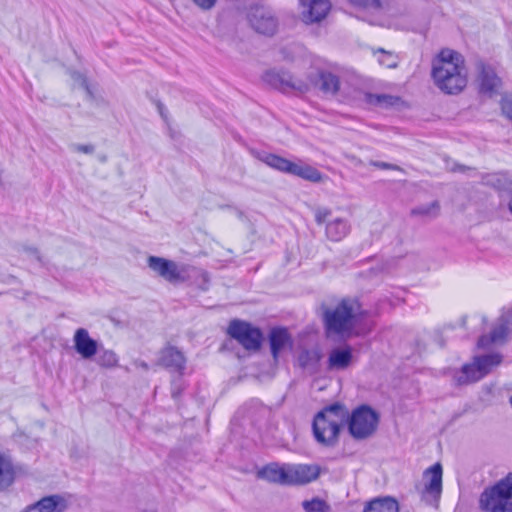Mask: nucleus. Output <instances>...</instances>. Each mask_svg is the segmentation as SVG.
<instances>
[{
  "label": "nucleus",
  "mask_w": 512,
  "mask_h": 512,
  "mask_svg": "<svg viewBox=\"0 0 512 512\" xmlns=\"http://www.w3.org/2000/svg\"><path fill=\"white\" fill-rule=\"evenodd\" d=\"M370 102L376 103L382 106H390L395 102V98L390 95L380 94V95H370Z\"/></svg>",
  "instance_id": "nucleus-32"
},
{
  "label": "nucleus",
  "mask_w": 512,
  "mask_h": 512,
  "mask_svg": "<svg viewBox=\"0 0 512 512\" xmlns=\"http://www.w3.org/2000/svg\"><path fill=\"white\" fill-rule=\"evenodd\" d=\"M184 387H183V384L181 382L180 379H174L171 383V395L174 399H177L182 391H183Z\"/></svg>",
  "instance_id": "nucleus-36"
},
{
  "label": "nucleus",
  "mask_w": 512,
  "mask_h": 512,
  "mask_svg": "<svg viewBox=\"0 0 512 512\" xmlns=\"http://www.w3.org/2000/svg\"><path fill=\"white\" fill-rule=\"evenodd\" d=\"M227 333L246 350H258L263 339V334L259 328L239 319H234L229 323Z\"/></svg>",
  "instance_id": "nucleus-9"
},
{
  "label": "nucleus",
  "mask_w": 512,
  "mask_h": 512,
  "mask_svg": "<svg viewBox=\"0 0 512 512\" xmlns=\"http://www.w3.org/2000/svg\"><path fill=\"white\" fill-rule=\"evenodd\" d=\"M14 481V468L9 457L0 453V489H4Z\"/></svg>",
  "instance_id": "nucleus-25"
},
{
  "label": "nucleus",
  "mask_w": 512,
  "mask_h": 512,
  "mask_svg": "<svg viewBox=\"0 0 512 512\" xmlns=\"http://www.w3.org/2000/svg\"><path fill=\"white\" fill-rule=\"evenodd\" d=\"M363 512H399V505L392 497H381L370 501Z\"/></svg>",
  "instance_id": "nucleus-24"
},
{
  "label": "nucleus",
  "mask_w": 512,
  "mask_h": 512,
  "mask_svg": "<svg viewBox=\"0 0 512 512\" xmlns=\"http://www.w3.org/2000/svg\"><path fill=\"white\" fill-rule=\"evenodd\" d=\"M263 81L282 92L306 93L310 84L305 80L295 79L287 71L268 70L263 74Z\"/></svg>",
  "instance_id": "nucleus-10"
},
{
  "label": "nucleus",
  "mask_w": 512,
  "mask_h": 512,
  "mask_svg": "<svg viewBox=\"0 0 512 512\" xmlns=\"http://www.w3.org/2000/svg\"><path fill=\"white\" fill-rule=\"evenodd\" d=\"M194 3L199 6L200 8L204 10L211 9L214 5L216 0H193Z\"/></svg>",
  "instance_id": "nucleus-39"
},
{
  "label": "nucleus",
  "mask_w": 512,
  "mask_h": 512,
  "mask_svg": "<svg viewBox=\"0 0 512 512\" xmlns=\"http://www.w3.org/2000/svg\"><path fill=\"white\" fill-rule=\"evenodd\" d=\"M66 508L67 501L64 497L60 495H50L27 506L23 512H63Z\"/></svg>",
  "instance_id": "nucleus-18"
},
{
  "label": "nucleus",
  "mask_w": 512,
  "mask_h": 512,
  "mask_svg": "<svg viewBox=\"0 0 512 512\" xmlns=\"http://www.w3.org/2000/svg\"><path fill=\"white\" fill-rule=\"evenodd\" d=\"M305 81L310 84V90L312 88H318L326 94L334 95L340 88V81L338 76L324 70H320L315 74H310L308 79Z\"/></svg>",
  "instance_id": "nucleus-13"
},
{
  "label": "nucleus",
  "mask_w": 512,
  "mask_h": 512,
  "mask_svg": "<svg viewBox=\"0 0 512 512\" xmlns=\"http://www.w3.org/2000/svg\"><path fill=\"white\" fill-rule=\"evenodd\" d=\"M71 149L79 153L92 154L95 147L92 144H72Z\"/></svg>",
  "instance_id": "nucleus-35"
},
{
  "label": "nucleus",
  "mask_w": 512,
  "mask_h": 512,
  "mask_svg": "<svg viewBox=\"0 0 512 512\" xmlns=\"http://www.w3.org/2000/svg\"><path fill=\"white\" fill-rule=\"evenodd\" d=\"M305 512H329L328 504L319 498H313L310 501H304L302 503Z\"/></svg>",
  "instance_id": "nucleus-29"
},
{
  "label": "nucleus",
  "mask_w": 512,
  "mask_h": 512,
  "mask_svg": "<svg viewBox=\"0 0 512 512\" xmlns=\"http://www.w3.org/2000/svg\"><path fill=\"white\" fill-rule=\"evenodd\" d=\"M96 356V363L103 368H114L118 366V356L110 349H105L102 345L98 348Z\"/></svg>",
  "instance_id": "nucleus-27"
},
{
  "label": "nucleus",
  "mask_w": 512,
  "mask_h": 512,
  "mask_svg": "<svg viewBox=\"0 0 512 512\" xmlns=\"http://www.w3.org/2000/svg\"><path fill=\"white\" fill-rule=\"evenodd\" d=\"M23 251L27 254L28 257L35 258L39 263L42 265L44 264L42 257L36 248L23 246Z\"/></svg>",
  "instance_id": "nucleus-37"
},
{
  "label": "nucleus",
  "mask_w": 512,
  "mask_h": 512,
  "mask_svg": "<svg viewBox=\"0 0 512 512\" xmlns=\"http://www.w3.org/2000/svg\"><path fill=\"white\" fill-rule=\"evenodd\" d=\"M358 320V305L351 300L344 299L335 308L324 312V323L328 335L349 337Z\"/></svg>",
  "instance_id": "nucleus-3"
},
{
  "label": "nucleus",
  "mask_w": 512,
  "mask_h": 512,
  "mask_svg": "<svg viewBox=\"0 0 512 512\" xmlns=\"http://www.w3.org/2000/svg\"><path fill=\"white\" fill-rule=\"evenodd\" d=\"M426 477H429L428 482L425 484V493L433 496L434 499L438 500L442 492V466L440 463H435L424 473Z\"/></svg>",
  "instance_id": "nucleus-21"
},
{
  "label": "nucleus",
  "mask_w": 512,
  "mask_h": 512,
  "mask_svg": "<svg viewBox=\"0 0 512 512\" xmlns=\"http://www.w3.org/2000/svg\"><path fill=\"white\" fill-rule=\"evenodd\" d=\"M455 171L458 170V171H464L465 170V167L464 166H457V168L454 169Z\"/></svg>",
  "instance_id": "nucleus-43"
},
{
  "label": "nucleus",
  "mask_w": 512,
  "mask_h": 512,
  "mask_svg": "<svg viewBox=\"0 0 512 512\" xmlns=\"http://www.w3.org/2000/svg\"><path fill=\"white\" fill-rule=\"evenodd\" d=\"M477 69L479 72L477 80L479 82L480 92L488 95H492L497 92V89L501 84V80L495 73L494 69L483 62H479L477 64Z\"/></svg>",
  "instance_id": "nucleus-17"
},
{
  "label": "nucleus",
  "mask_w": 512,
  "mask_h": 512,
  "mask_svg": "<svg viewBox=\"0 0 512 512\" xmlns=\"http://www.w3.org/2000/svg\"><path fill=\"white\" fill-rule=\"evenodd\" d=\"M502 361L500 354H487L476 356L472 363L465 364L461 370L455 372L453 379L457 385H467L477 382L485 377L493 367Z\"/></svg>",
  "instance_id": "nucleus-7"
},
{
  "label": "nucleus",
  "mask_w": 512,
  "mask_h": 512,
  "mask_svg": "<svg viewBox=\"0 0 512 512\" xmlns=\"http://www.w3.org/2000/svg\"><path fill=\"white\" fill-rule=\"evenodd\" d=\"M71 76L75 81H78L80 83V85L88 92V94L91 95V91L89 89V86H88V83H87V80L85 77H83L80 73H77V72H73L71 74Z\"/></svg>",
  "instance_id": "nucleus-38"
},
{
  "label": "nucleus",
  "mask_w": 512,
  "mask_h": 512,
  "mask_svg": "<svg viewBox=\"0 0 512 512\" xmlns=\"http://www.w3.org/2000/svg\"><path fill=\"white\" fill-rule=\"evenodd\" d=\"M347 417V409L339 403H334L319 411L315 415L312 424L316 441L324 446H334Z\"/></svg>",
  "instance_id": "nucleus-2"
},
{
  "label": "nucleus",
  "mask_w": 512,
  "mask_h": 512,
  "mask_svg": "<svg viewBox=\"0 0 512 512\" xmlns=\"http://www.w3.org/2000/svg\"><path fill=\"white\" fill-rule=\"evenodd\" d=\"M348 430L356 440H363L373 435L379 423V414L368 405L354 409L347 417Z\"/></svg>",
  "instance_id": "nucleus-8"
},
{
  "label": "nucleus",
  "mask_w": 512,
  "mask_h": 512,
  "mask_svg": "<svg viewBox=\"0 0 512 512\" xmlns=\"http://www.w3.org/2000/svg\"><path fill=\"white\" fill-rule=\"evenodd\" d=\"M258 476L272 483L288 485L287 464H269L258 472Z\"/></svg>",
  "instance_id": "nucleus-22"
},
{
  "label": "nucleus",
  "mask_w": 512,
  "mask_h": 512,
  "mask_svg": "<svg viewBox=\"0 0 512 512\" xmlns=\"http://www.w3.org/2000/svg\"><path fill=\"white\" fill-rule=\"evenodd\" d=\"M249 23L255 32H274L277 29V19L264 8L254 9L249 14Z\"/></svg>",
  "instance_id": "nucleus-16"
},
{
  "label": "nucleus",
  "mask_w": 512,
  "mask_h": 512,
  "mask_svg": "<svg viewBox=\"0 0 512 512\" xmlns=\"http://www.w3.org/2000/svg\"><path fill=\"white\" fill-rule=\"evenodd\" d=\"M439 210V203L437 201L432 202L429 205H423L414 208L411 213L412 215H423V216H437Z\"/></svg>",
  "instance_id": "nucleus-30"
},
{
  "label": "nucleus",
  "mask_w": 512,
  "mask_h": 512,
  "mask_svg": "<svg viewBox=\"0 0 512 512\" xmlns=\"http://www.w3.org/2000/svg\"><path fill=\"white\" fill-rule=\"evenodd\" d=\"M479 508L483 512H512V473L481 493Z\"/></svg>",
  "instance_id": "nucleus-5"
},
{
  "label": "nucleus",
  "mask_w": 512,
  "mask_h": 512,
  "mask_svg": "<svg viewBox=\"0 0 512 512\" xmlns=\"http://www.w3.org/2000/svg\"><path fill=\"white\" fill-rule=\"evenodd\" d=\"M271 353L277 360L279 353L291 342L290 335L286 328H273L269 334Z\"/></svg>",
  "instance_id": "nucleus-23"
},
{
  "label": "nucleus",
  "mask_w": 512,
  "mask_h": 512,
  "mask_svg": "<svg viewBox=\"0 0 512 512\" xmlns=\"http://www.w3.org/2000/svg\"><path fill=\"white\" fill-rule=\"evenodd\" d=\"M379 51L383 54V57L378 59L381 65L388 68H394L397 66L396 61L392 59V55L390 53H386L383 49H380Z\"/></svg>",
  "instance_id": "nucleus-34"
},
{
  "label": "nucleus",
  "mask_w": 512,
  "mask_h": 512,
  "mask_svg": "<svg viewBox=\"0 0 512 512\" xmlns=\"http://www.w3.org/2000/svg\"><path fill=\"white\" fill-rule=\"evenodd\" d=\"M322 358L319 349H305L299 354V363L303 368H316Z\"/></svg>",
  "instance_id": "nucleus-28"
},
{
  "label": "nucleus",
  "mask_w": 512,
  "mask_h": 512,
  "mask_svg": "<svg viewBox=\"0 0 512 512\" xmlns=\"http://www.w3.org/2000/svg\"><path fill=\"white\" fill-rule=\"evenodd\" d=\"M508 334V326L506 323H500L495 326L490 335L481 336L478 340L479 347H486L491 343H497L503 341Z\"/></svg>",
  "instance_id": "nucleus-26"
},
{
  "label": "nucleus",
  "mask_w": 512,
  "mask_h": 512,
  "mask_svg": "<svg viewBox=\"0 0 512 512\" xmlns=\"http://www.w3.org/2000/svg\"><path fill=\"white\" fill-rule=\"evenodd\" d=\"M138 366L141 367L144 370H148V364L144 361H141L138 363Z\"/></svg>",
  "instance_id": "nucleus-41"
},
{
  "label": "nucleus",
  "mask_w": 512,
  "mask_h": 512,
  "mask_svg": "<svg viewBox=\"0 0 512 512\" xmlns=\"http://www.w3.org/2000/svg\"><path fill=\"white\" fill-rule=\"evenodd\" d=\"M160 363L164 367L182 375L185 369L186 359L183 353L175 347H167L161 351Z\"/></svg>",
  "instance_id": "nucleus-20"
},
{
  "label": "nucleus",
  "mask_w": 512,
  "mask_h": 512,
  "mask_svg": "<svg viewBox=\"0 0 512 512\" xmlns=\"http://www.w3.org/2000/svg\"><path fill=\"white\" fill-rule=\"evenodd\" d=\"M435 85L446 94H457L467 85V69L463 56L451 49H443L432 68Z\"/></svg>",
  "instance_id": "nucleus-1"
},
{
  "label": "nucleus",
  "mask_w": 512,
  "mask_h": 512,
  "mask_svg": "<svg viewBox=\"0 0 512 512\" xmlns=\"http://www.w3.org/2000/svg\"><path fill=\"white\" fill-rule=\"evenodd\" d=\"M371 164L377 168L380 169H393V170H399V167L394 164L381 162V161H372Z\"/></svg>",
  "instance_id": "nucleus-40"
},
{
  "label": "nucleus",
  "mask_w": 512,
  "mask_h": 512,
  "mask_svg": "<svg viewBox=\"0 0 512 512\" xmlns=\"http://www.w3.org/2000/svg\"><path fill=\"white\" fill-rule=\"evenodd\" d=\"M143 512H156V511H154V510H145Z\"/></svg>",
  "instance_id": "nucleus-44"
},
{
  "label": "nucleus",
  "mask_w": 512,
  "mask_h": 512,
  "mask_svg": "<svg viewBox=\"0 0 512 512\" xmlns=\"http://www.w3.org/2000/svg\"><path fill=\"white\" fill-rule=\"evenodd\" d=\"M99 160H100L101 162H103V163H104V162H106V161H107V157H106V155H100V156H99Z\"/></svg>",
  "instance_id": "nucleus-42"
},
{
  "label": "nucleus",
  "mask_w": 512,
  "mask_h": 512,
  "mask_svg": "<svg viewBox=\"0 0 512 512\" xmlns=\"http://www.w3.org/2000/svg\"><path fill=\"white\" fill-rule=\"evenodd\" d=\"M73 343L75 351L83 359H92L97 353L99 344L90 337L89 332L85 328H78L73 336Z\"/></svg>",
  "instance_id": "nucleus-14"
},
{
  "label": "nucleus",
  "mask_w": 512,
  "mask_h": 512,
  "mask_svg": "<svg viewBox=\"0 0 512 512\" xmlns=\"http://www.w3.org/2000/svg\"><path fill=\"white\" fill-rule=\"evenodd\" d=\"M288 485H303L315 481L321 468L317 464H287Z\"/></svg>",
  "instance_id": "nucleus-12"
},
{
  "label": "nucleus",
  "mask_w": 512,
  "mask_h": 512,
  "mask_svg": "<svg viewBox=\"0 0 512 512\" xmlns=\"http://www.w3.org/2000/svg\"><path fill=\"white\" fill-rule=\"evenodd\" d=\"M348 2L360 9L379 10L382 8L381 0H348Z\"/></svg>",
  "instance_id": "nucleus-31"
},
{
  "label": "nucleus",
  "mask_w": 512,
  "mask_h": 512,
  "mask_svg": "<svg viewBox=\"0 0 512 512\" xmlns=\"http://www.w3.org/2000/svg\"><path fill=\"white\" fill-rule=\"evenodd\" d=\"M331 211L326 208H319L315 212V221L321 225L326 223V236L334 242L344 239L351 230V224L348 219L337 217L329 219Z\"/></svg>",
  "instance_id": "nucleus-11"
},
{
  "label": "nucleus",
  "mask_w": 512,
  "mask_h": 512,
  "mask_svg": "<svg viewBox=\"0 0 512 512\" xmlns=\"http://www.w3.org/2000/svg\"><path fill=\"white\" fill-rule=\"evenodd\" d=\"M254 155L269 167L280 172L297 176L311 182H319L322 179V174L318 169L304 163L302 160L293 162L267 152H256Z\"/></svg>",
  "instance_id": "nucleus-6"
},
{
  "label": "nucleus",
  "mask_w": 512,
  "mask_h": 512,
  "mask_svg": "<svg viewBox=\"0 0 512 512\" xmlns=\"http://www.w3.org/2000/svg\"><path fill=\"white\" fill-rule=\"evenodd\" d=\"M510 404H511V406H512V396H511V398H510Z\"/></svg>",
  "instance_id": "nucleus-45"
},
{
  "label": "nucleus",
  "mask_w": 512,
  "mask_h": 512,
  "mask_svg": "<svg viewBox=\"0 0 512 512\" xmlns=\"http://www.w3.org/2000/svg\"><path fill=\"white\" fill-rule=\"evenodd\" d=\"M148 267L158 276L162 277L170 283H178L186 280L187 277L199 276L202 279L199 287L206 291L209 286L208 274L200 269L187 265H178L172 260H168L158 256H150L148 258Z\"/></svg>",
  "instance_id": "nucleus-4"
},
{
  "label": "nucleus",
  "mask_w": 512,
  "mask_h": 512,
  "mask_svg": "<svg viewBox=\"0 0 512 512\" xmlns=\"http://www.w3.org/2000/svg\"><path fill=\"white\" fill-rule=\"evenodd\" d=\"M353 351L351 346L345 345L333 348L328 355L327 370L343 371L353 363Z\"/></svg>",
  "instance_id": "nucleus-15"
},
{
  "label": "nucleus",
  "mask_w": 512,
  "mask_h": 512,
  "mask_svg": "<svg viewBox=\"0 0 512 512\" xmlns=\"http://www.w3.org/2000/svg\"><path fill=\"white\" fill-rule=\"evenodd\" d=\"M301 50L302 48L297 45L285 47L281 49L282 58L283 60L293 61L295 60L296 54H299Z\"/></svg>",
  "instance_id": "nucleus-33"
},
{
  "label": "nucleus",
  "mask_w": 512,
  "mask_h": 512,
  "mask_svg": "<svg viewBox=\"0 0 512 512\" xmlns=\"http://www.w3.org/2000/svg\"><path fill=\"white\" fill-rule=\"evenodd\" d=\"M303 6L307 9L303 12L306 22H320L328 14L331 4L329 0H303Z\"/></svg>",
  "instance_id": "nucleus-19"
}]
</instances>
